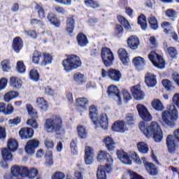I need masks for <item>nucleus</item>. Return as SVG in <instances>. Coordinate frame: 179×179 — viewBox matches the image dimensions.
Returning a JSON list of instances; mask_svg holds the SVG:
<instances>
[{"label": "nucleus", "mask_w": 179, "mask_h": 179, "mask_svg": "<svg viewBox=\"0 0 179 179\" xmlns=\"http://www.w3.org/2000/svg\"><path fill=\"white\" fill-rule=\"evenodd\" d=\"M138 127L146 138H153L157 143H160L163 141V131L162 127L157 122H152L150 125L146 127L145 122H141Z\"/></svg>", "instance_id": "1"}, {"label": "nucleus", "mask_w": 179, "mask_h": 179, "mask_svg": "<svg viewBox=\"0 0 179 179\" xmlns=\"http://www.w3.org/2000/svg\"><path fill=\"white\" fill-rule=\"evenodd\" d=\"M162 120L168 127H176V121L178 120V111L176 106L171 105L167 110L163 111Z\"/></svg>", "instance_id": "2"}, {"label": "nucleus", "mask_w": 179, "mask_h": 179, "mask_svg": "<svg viewBox=\"0 0 179 179\" xmlns=\"http://www.w3.org/2000/svg\"><path fill=\"white\" fill-rule=\"evenodd\" d=\"M90 117L96 127H101L102 129H107V128H108V119L107 118V115H101L99 120H98L99 115L97 114V109L96 107L91 106L90 108Z\"/></svg>", "instance_id": "3"}, {"label": "nucleus", "mask_w": 179, "mask_h": 179, "mask_svg": "<svg viewBox=\"0 0 179 179\" xmlns=\"http://www.w3.org/2000/svg\"><path fill=\"white\" fill-rule=\"evenodd\" d=\"M44 128L47 132H58L62 128V119L59 116H53L46 119Z\"/></svg>", "instance_id": "4"}, {"label": "nucleus", "mask_w": 179, "mask_h": 179, "mask_svg": "<svg viewBox=\"0 0 179 179\" xmlns=\"http://www.w3.org/2000/svg\"><path fill=\"white\" fill-rule=\"evenodd\" d=\"M179 143V129L175 130L173 135H169L166 138V146L169 153H174L176 148Z\"/></svg>", "instance_id": "5"}, {"label": "nucleus", "mask_w": 179, "mask_h": 179, "mask_svg": "<svg viewBox=\"0 0 179 179\" xmlns=\"http://www.w3.org/2000/svg\"><path fill=\"white\" fill-rule=\"evenodd\" d=\"M106 159H107L106 165V173H111V171H113V158L111 157V155L106 151H100L97 157L98 162H104Z\"/></svg>", "instance_id": "6"}, {"label": "nucleus", "mask_w": 179, "mask_h": 179, "mask_svg": "<svg viewBox=\"0 0 179 179\" xmlns=\"http://www.w3.org/2000/svg\"><path fill=\"white\" fill-rule=\"evenodd\" d=\"M102 61L106 66H110L114 62V55L108 48H103L101 50Z\"/></svg>", "instance_id": "7"}, {"label": "nucleus", "mask_w": 179, "mask_h": 179, "mask_svg": "<svg viewBox=\"0 0 179 179\" xmlns=\"http://www.w3.org/2000/svg\"><path fill=\"white\" fill-rule=\"evenodd\" d=\"M148 58L156 68H159V69H163V68H164V59H163L162 56L156 53V52H150L148 55Z\"/></svg>", "instance_id": "8"}, {"label": "nucleus", "mask_w": 179, "mask_h": 179, "mask_svg": "<svg viewBox=\"0 0 179 179\" xmlns=\"http://www.w3.org/2000/svg\"><path fill=\"white\" fill-rule=\"evenodd\" d=\"M82 66L80 58L76 55H70L68 57V71H73Z\"/></svg>", "instance_id": "9"}, {"label": "nucleus", "mask_w": 179, "mask_h": 179, "mask_svg": "<svg viewBox=\"0 0 179 179\" xmlns=\"http://www.w3.org/2000/svg\"><path fill=\"white\" fill-rule=\"evenodd\" d=\"M137 110L138 111L139 116L144 121H151L152 115L148 110V108L142 104H138L136 106Z\"/></svg>", "instance_id": "10"}, {"label": "nucleus", "mask_w": 179, "mask_h": 179, "mask_svg": "<svg viewBox=\"0 0 179 179\" xmlns=\"http://www.w3.org/2000/svg\"><path fill=\"white\" fill-rule=\"evenodd\" d=\"M108 94L109 97L114 99L116 101L121 103V96L120 95V90L115 85H110L108 88Z\"/></svg>", "instance_id": "11"}, {"label": "nucleus", "mask_w": 179, "mask_h": 179, "mask_svg": "<svg viewBox=\"0 0 179 179\" xmlns=\"http://www.w3.org/2000/svg\"><path fill=\"white\" fill-rule=\"evenodd\" d=\"M39 141L38 140H30L27 143L25 146V152L27 155H34L36 149L38 148Z\"/></svg>", "instance_id": "12"}, {"label": "nucleus", "mask_w": 179, "mask_h": 179, "mask_svg": "<svg viewBox=\"0 0 179 179\" xmlns=\"http://www.w3.org/2000/svg\"><path fill=\"white\" fill-rule=\"evenodd\" d=\"M131 92L136 100H143L145 99V93L141 90L139 85H135L131 88Z\"/></svg>", "instance_id": "13"}, {"label": "nucleus", "mask_w": 179, "mask_h": 179, "mask_svg": "<svg viewBox=\"0 0 179 179\" xmlns=\"http://www.w3.org/2000/svg\"><path fill=\"white\" fill-rule=\"evenodd\" d=\"M145 83L148 87H155L157 85L156 76L152 73H148L145 76Z\"/></svg>", "instance_id": "14"}, {"label": "nucleus", "mask_w": 179, "mask_h": 179, "mask_svg": "<svg viewBox=\"0 0 179 179\" xmlns=\"http://www.w3.org/2000/svg\"><path fill=\"white\" fill-rule=\"evenodd\" d=\"M34 134V131L33 129L29 127L22 128L19 131L20 136L22 139H30V138L33 137Z\"/></svg>", "instance_id": "15"}, {"label": "nucleus", "mask_w": 179, "mask_h": 179, "mask_svg": "<svg viewBox=\"0 0 179 179\" xmlns=\"http://www.w3.org/2000/svg\"><path fill=\"white\" fill-rule=\"evenodd\" d=\"M140 45L139 38L136 36H131L127 39V45L131 50H138Z\"/></svg>", "instance_id": "16"}, {"label": "nucleus", "mask_w": 179, "mask_h": 179, "mask_svg": "<svg viewBox=\"0 0 179 179\" xmlns=\"http://www.w3.org/2000/svg\"><path fill=\"white\" fill-rule=\"evenodd\" d=\"M112 129L115 132H125L128 131V127L123 121H117L112 126Z\"/></svg>", "instance_id": "17"}, {"label": "nucleus", "mask_w": 179, "mask_h": 179, "mask_svg": "<svg viewBox=\"0 0 179 179\" xmlns=\"http://www.w3.org/2000/svg\"><path fill=\"white\" fill-rule=\"evenodd\" d=\"M117 155L118 159L124 164H132V162H131V159H129V156H128V154L125 152L124 150H117Z\"/></svg>", "instance_id": "18"}, {"label": "nucleus", "mask_w": 179, "mask_h": 179, "mask_svg": "<svg viewBox=\"0 0 179 179\" xmlns=\"http://www.w3.org/2000/svg\"><path fill=\"white\" fill-rule=\"evenodd\" d=\"M109 78L113 82H120L121 78H122V74L119 70L110 69H109Z\"/></svg>", "instance_id": "19"}, {"label": "nucleus", "mask_w": 179, "mask_h": 179, "mask_svg": "<svg viewBox=\"0 0 179 179\" xmlns=\"http://www.w3.org/2000/svg\"><path fill=\"white\" fill-rule=\"evenodd\" d=\"M117 54L123 65H128V64H129V57L128 56V52H127L126 50L122 48L119 49Z\"/></svg>", "instance_id": "20"}, {"label": "nucleus", "mask_w": 179, "mask_h": 179, "mask_svg": "<svg viewBox=\"0 0 179 179\" xmlns=\"http://www.w3.org/2000/svg\"><path fill=\"white\" fill-rule=\"evenodd\" d=\"M36 104L41 111H47L48 110V102L43 97L37 98Z\"/></svg>", "instance_id": "21"}, {"label": "nucleus", "mask_w": 179, "mask_h": 179, "mask_svg": "<svg viewBox=\"0 0 179 179\" xmlns=\"http://www.w3.org/2000/svg\"><path fill=\"white\" fill-rule=\"evenodd\" d=\"M23 47V41L20 37H16L13 41V49L15 52H19Z\"/></svg>", "instance_id": "22"}, {"label": "nucleus", "mask_w": 179, "mask_h": 179, "mask_svg": "<svg viewBox=\"0 0 179 179\" xmlns=\"http://www.w3.org/2000/svg\"><path fill=\"white\" fill-rule=\"evenodd\" d=\"M0 113H3L5 115H10L13 113V106L8 104L7 106L4 103H0Z\"/></svg>", "instance_id": "23"}, {"label": "nucleus", "mask_w": 179, "mask_h": 179, "mask_svg": "<svg viewBox=\"0 0 179 179\" xmlns=\"http://www.w3.org/2000/svg\"><path fill=\"white\" fill-rule=\"evenodd\" d=\"M10 85L13 89H20L22 80L16 76H13L10 78Z\"/></svg>", "instance_id": "24"}, {"label": "nucleus", "mask_w": 179, "mask_h": 179, "mask_svg": "<svg viewBox=\"0 0 179 179\" xmlns=\"http://www.w3.org/2000/svg\"><path fill=\"white\" fill-rule=\"evenodd\" d=\"M19 96V92L16 91H9L6 93L3 96V100L6 103H9L10 101L13 100V99H16V97Z\"/></svg>", "instance_id": "25"}, {"label": "nucleus", "mask_w": 179, "mask_h": 179, "mask_svg": "<svg viewBox=\"0 0 179 179\" xmlns=\"http://www.w3.org/2000/svg\"><path fill=\"white\" fill-rule=\"evenodd\" d=\"M146 171L150 176H157V169L156 166L150 162H146L145 164Z\"/></svg>", "instance_id": "26"}, {"label": "nucleus", "mask_w": 179, "mask_h": 179, "mask_svg": "<svg viewBox=\"0 0 179 179\" xmlns=\"http://www.w3.org/2000/svg\"><path fill=\"white\" fill-rule=\"evenodd\" d=\"M73 80L78 85L86 83V78H85V75L82 74L80 72H77L73 74Z\"/></svg>", "instance_id": "27"}, {"label": "nucleus", "mask_w": 179, "mask_h": 179, "mask_svg": "<svg viewBox=\"0 0 179 179\" xmlns=\"http://www.w3.org/2000/svg\"><path fill=\"white\" fill-rule=\"evenodd\" d=\"M106 171H107V166H99L96 173L97 179H107Z\"/></svg>", "instance_id": "28"}, {"label": "nucleus", "mask_w": 179, "mask_h": 179, "mask_svg": "<svg viewBox=\"0 0 179 179\" xmlns=\"http://www.w3.org/2000/svg\"><path fill=\"white\" fill-rule=\"evenodd\" d=\"M151 105L152 107L156 110V111H163V110H164L163 103H162V101L158 99L152 100Z\"/></svg>", "instance_id": "29"}, {"label": "nucleus", "mask_w": 179, "mask_h": 179, "mask_svg": "<svg viewBox=\"0 0 179 179\" xmlns=\"http://www.w3.org/2000/svg\"><path fill=\"white\" fill-rule=\"evenodd\" d=\"M77 40L78 45L80 47H85L87 44H89V41H87V38L83 33H80L77 36Z\"/></svg>", "instance_id": "30"}, {"label": "nucleus", "mask_w": 179, "mask_h": 179, "mask_svg": "<svg viewBox=\"0 0 179 179\" xmlns=\"http://www.w3.org/2000/svg\"><path fill=\"white\" fill-rule=\"evenodd\" d=\"M1 156L3 157V160H8L9 162L13 160V157L12 153H10V150L8 148H3L1 150Z\"/></svg>", "instance_id": "31"}, {"label": "nucleus", "mask_w": 179, "mask_h": 179, "mask_svg": "<svg viewBox=\"0 0 179 179\" xmlns=\"http://www.w3.org/2000/svg\"><path fill=\"white\" fill-rule=\"evenodd\" d=\"M103 142L108 150H114V148H115V143L114 142L113 138H111V137H106L103 140Z\"/></svg>", "instance_id": "32"}, {"label": "nucleus", "mask_w": 179, "mask_h": 179, "mask_svg": "<svg viewBox=\"0 0 179 179\" xmlns=\"http://www.w3.org/2000/svg\"><path fill=\"white\" fill-rule=\"evenodd\" d=\"M7 146L10 152H15L17 150V141L13 138H10L8 141Z\"/></svg>", "instance_id": "33"}, {"label": "nucleus", "mask_w": 179, "mask_h": 179, "mask_svg": "<svg viewBox=\"0 0 179 179\" xmlns=\"http://www.w3.org/2000/svg\"><path fill=\"white\" fill-rule=\"evenodd\" d=\"M51 62H52V56H51V55L48 53H44L43 56H42V61L41 62V65H48V64H51Z\"/></svg>", "instance_id": "34"}, {"label": "nucleus", "mask_w": 179, "mask_h": 179, "mask_svg": "<svg viewBox=\"0 0 179 179\" xmlns=\"http://www.w3.org/2000/svg\"><path fill=\"white\" fill-rule=\"evenodd\" d=\"M133 64L137 68H143L146 64L145 63V59L141 57H134L133 59Z\"/></svg>", "instance_id": "35"}, {"label": "nucleus", "mask_w": 179, "mask_h": 179, "mask_svg": "<svg viewBox=\"0 0 179 179\" xmlns=\"http://www.w3.org/2000/svg\"><path fill=\"white\" fill-rule=\"evenodd\" d=\"M76 104L78 107H82L83 110H86V106L89 104V101L85 97L78 98L76 99Z\"/></svg>", "instance_id": "36"}, {"label": "nucleus", "mask_w": 179, "mask_h": 179, "mask_svg": "<svg viewBox=\"0 0 179 179\" xmlns=\"http://www.w3.org/2000/svg\"><path fill=\"white\" fill-rule=\"evenodd\" d=\"M148 23L150 24L151 29H152L153 30H157V29H159V25L157 24V20L154 15H150V17H148Z\"/></svg>", "instance_id": "37"}, {"label": "nucleus", "mask_w": 179, "mask_h": 179, "mask_svg": "<svg viewBox=\"0 0 179 179\" xmlns=\"http://www.w3.org/2000/svg\"><path fill=\"white\" fill-rule=\"evenodd\" d=\"M35 9L38 13V16L39 19H43L44 17H45V12L44 11V8H43L42 5L39 3H36L35 6Z\"/></svg>", "instance_id": "38"}, {"label": "nucleus", "mask_w": 179, "mask_h": 179, "mask_svg": "<svg viewBox=\"0 0 179 179\" xmlns=\"http://www.w3.org/2000/svg\"><path fill=\"white\" fill-rule=\"evenodd\" d=\"M48 19L49 22L54 24L56 27H58L59 26V22L58 21V19L57 18V16L54 15V13H50L48 15Z\"/></svg>", "instance_id": "39"}, {"label": "nucleus", "mask_w": 179, "mask_h": 179, "mask_svg": "<svg viewBox=\"0 0 179 179\" xmlns=\"http://www.w3.org/2000/svg\"><path fill=\"white\" fill-rule=\"evenodd\" d=\"M138 23L140 24L142 30H145L146 27H148L146 17L143 15H141L138 17Z\"/></svg>", "instance_id": "40"}, {"label": "nucleus", "mask_w": 179, "mask_h": 179, "mask_svg": "<svg viewBox=\"0 0 179 179\" xmlns=\"http://www.w3.org/2000/svg\"><path fill=\"white\" fill-rule=\"evenodd\" d=\"M41 60L43 61V55L41 52L35 51L32 56V62L34 64H38Z\"/></svg>", "instance_id": "41"}, {"label": "nucleus", "mask_w": 179, "mask_h": 179, "mask_svg": "<svg viewBox=\"0 0 179 179\" xmlns=\"http://www.w3.org/2000/svg\"><path fill=\"white\" fill-rule=\"evenodd\" d=\"M21 166H19L17 165H14L11 168V173L13 177H21Z\"/></svg>", "instance_id": "42"}, {"label": "nucleus", "mask_w": 179, "mask_h": 179, "mask_svg": "<svg viewBox=\"0 0 179 179\" xmlns=\"http://www.w3.org/2000/svg\"><path fill=\"white\" fill-rule=\"evenodd\" d=\"M26 108L29 115H30L31 118H37V111L36 109L33 108V106H31L30 104H27Z\"/></svg>", "instance_id": "43"}, {"label": "nucleus", "mask_w": 179, "mask_h": 179, "mask_svg": "<svg viewBox=\"0 0 179 179\" xmlns=\"http://www.w3.org/2000/svg\"><path fill=\"white\" fill-rule=\"evenodd\" d=\"M138 150L141 153H147L149 152V148L148 147V144L145 142H141L137 145Z\"/></svg>", "instance_id": "44"}, {"label": "nucleus", "mask_w": 179, "mask_h": 179, "mask_svg": "<svg viewBox=\"0 0 179 179\" xmlns=\"http://www.w3.org/2000/svg\"><path fill=\"white\" fill-rule=\"evenodd\" d=\"M117 20L124 27V29H127V30H129V29H131V25H129V22H128V20H127L123 16L118 15Z\"/></svg>", "instance_id": "45"}, {"label": "nucleus", "mask_w": 179, "mask_h": 179, "mask_svg": "<svg viewBox=\"0 0 179 179\" xmlns=\"http://www.w3.org/2000/svg\"><path fill=\"white\" fill-rule=\"evenodd\" d=\"M78 134L80 137L82 138V139H85L87 136V131H86V129L82 125H80L78 127Z\"/></svg>", "instance_id": "46"}, {"label": "nucleus", "mask_w": 179, "mask_h": 179, "mask_svg": "<svg viewBox=\"0 0 179 179\" xmlns=\"http://www.w3.org/2000/svg\"><path fill=\"white\" fill-rule=\"evenodd\" d=\"M29 76L31 80H34L35 82H37L40 79V74H38V71L36 69L30 71Z\"/></svg>", "instance_id": "47"}, {"label": "nucleus", "mask_w": 179, "mask_h": 179, "mask_svg": "<svg viewBox=\"0 0 179 179\" xmlns=\"http://www.w3.org/2000/svg\"><path fill=\"white\" fill-rule=\"evenodd\" d=\"M17 72L19 73H24L26 72V66H24V63L22 61H18L17 62Z\"/></svg>", "instance_id": "48"}, {"label": "nucleus", "mask_w": 179, "mask_h": 179, "mask_svg": "<svg viewBox=\"0 0 179 179\" xmlns=\"http://www.w3.org/2000/svg\"><path fill=\"white\" fill-rule=\"evenodd\" d=\"M1 66L4 72H9V71H10V62L9 60L2 61Z\"/></svg>", "instance_id": "49"}, {"label": "nucleus", "mask_w": 179, "mask_h": 179, "mask_svg": "<svg viewBox=\"0 0 179 179\" xmlns=\"http://www.w3.org/2000/svg\"><path fill=\"white\" fill-rule=\"evenodd\" d=\"M75 29V20L73 17L69 18V27L68 31L70 34L73 33V29Z\"/></svg>", "instance_id": "50"}, {"label": "nucleus", "mask_w": 179, "mask_h": 179, "mask_svg": "<svg viewBox=\"0 0 179 179\" xmlns=\"http://www.w3.org/2000/svg\"><path fill=\"white\" fill-rule=\"evenodd\" d=\"M166 16L168 17H170V19H172V20H174L176 17H177V12L173 9H168L165 12Z\"/></svg>", "instance_id": "51"}, {"label": "nucleus", "mask_w": 179, "mask_h": 179, "mask_svg": "<svg viewBox=\"0 0 179 179\" xmlns=\"http://www.w3.org/2000/svg\"><path fill=\"white\" fill-rule=\"evenodd\" d=\"M37 176H38V170L37 169V168H30L29 173L28 176L29 178L30 179L36 178Z\"/></svg>", "instance_id": "52"}, {"label": "nucleus", "mask_w": 179, "mask_h": 179, "mask_svg": "<svg viewBox=\"0 0 179 179\" xmlns=\"http://www.w3.org/2000/svg\"><path fill=\"white\" fill-rule=\"evenodd\" d=\"M46 166H52V152L48 151L45 155Z\"/></svg>", "instance_id": "53"}, {"label": "nucleus", "mask_w": 179, "mask_h": 179, "mask_svg": "<svg viewBox=\"0 0 179 179\" xmlns=\"http://www.w3.org/2000/svg\"><path fill=\"white\" fill-rule=\"evenodd\" d=\"M162 85H163L164 87H165V89H166V90H173V89H174L173 84L169 80H163Z\"/></svg>", "instance_id": "54"}, {"label": "nucleus", "mask_w": 179, "mask_h": 179, "mask_svg": "<svg viewBox=\"0 0 179 179\" xmlns=\"http://www.w3.org/2000/svg\"><path fill=\"white\" fill-rule=\"evenodd\" d=\"M70 148L71 150V153L73 155H78V147L76 146V140H73L70 143Z\"/></svg>", "instance_id": "55"}, {"label": "nucleus", "mask_w": 179, "mask_h": 179, "mask_svg": "<svg viewBox=\"0 0 179 179\" xmlns=\"http://www.w3.org/2000/svg\"><path fill=\"white\" fill-rule=\"evenodd\" d=\"M162 27L164 29V33L166 34L171 30V24L169 22H164L162 23Z\"/></svg>", "instance_id": "56"}, {"label": "nucleus", "mask_w": 179, "mask_h": 179, "mask_svg": "<svg viewBox=\"0 0 179 179\" xmlns=\"http://www.w3.org/2000/svg\"><path fill=\"white\" fill-rule=\"evenodd\" d=\"M85 3L87 6H90L91 8H99V3L93 0H85Z\"/></svg>", "instance_id": "57"}, {"label": "nucleus", "mask_w": 179, "mask_h": 179, "mask_svg": "<svg viewBox=\"0 0 179 179\" xmlns=\"http://www.w3.org/2000/svg\"><path fill=\"white\" fill-rule=\"evenodd\" d=\"M167 52L171 58H176L177 57V50L173 47L168 48Z\"/></svg>", "instance_id": "58"}, {"label": "nucleus", "mask_w": 179, "mask_h": 179, "mask_svg": "<svg viewBox=\"0 0 179 179\" xmlns=\"http://www.w3.org/2000/svg\"><path fill=\"white\" fill-rule=\"evenodd\" d=\"M27 124L29 125V127H32V128H34V129H37V128H38V124H37V121L34 119H29L27 121Z\"/></svg>", "instance_id": "59"}, {"label": "nucleus", "mask_w": 179, "mask_h": 179, "mask_svg": "<svg viewBox=\"0 0 179 179\" xmlns=\"http://www.w3.org/2000/svg\"><path fill=\"white\" fill-rule=\"evenodd\" d=\"M30 169L27 166H21V177H29Z\"/></svg>", "instance_id": "60"}, {"label": "nucleus", "mask_w": 179, "mask_h": 179, "mask_svg": "<svg viewBox=\"0 0 179 179\" xmlns=\"http://www.w3.org/2000/svg\"><path fill=\"white\" fill-rule=\"evenodd\" d=\"M30 24H31V26H40L41 27L44 26V23H43V21L37 19H31L30 20Z\"/></svg>", "instance_id": "61"}, {"label": "nucleus", "mask_w": 179, "mask_h": 179, "mask_svg": "<svg viewBox=\"0 0 179 179\" xmlns=\"http://www.w3.org/2000/svg\"><path fill=\"white\" fill-rule=\"evenodd\" d=\"M51 178L52 179H65V174L62 172H56Z\"/></svg>", "instance_id": "62"}, {"label": "nucleus", "mask_w": 179, "mask_h": 179, "mask_svg": "<svg viewBox=\"0 0 179 179\" xmlns=\"http://www.w3.org/2000/svg\"><path fill=\"white\" fill-rule=\"evenodd\" d=\"M125 120L127 124H132V122L135 121V117H134V114L132 113L127 114L125 117Z\"/></svg>", "instance_id": "63"}, {"label": "nucleus", "mask_w": 179, "mask_h": 179, "mask_svg": "<svg viewBox=\"0 0 179 179\" xmlns=\"http://www.w3.org/2000/svg\"><path fill=\"white\" fill-rule=\"evenodd\" d=\"M45 145L48 149H54V142L48 138L44 141Z\"/></svg>", "instance_id": "64"}]
</instances>
